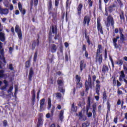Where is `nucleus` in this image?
Returning a JSON list of instances; mask_svg holds the SVG:
<instances>
[{"mask_svg":"<svg viewBox=\"0 0 127 127\" xmlns=\"http://www.w3.org/2000/svg\"><path fill=\"white\" fill-rule=\"evenodd\" d=\"M91 108V97H88L87 98V105L86 106V112H89Z\"/></svg>","mask_w":127,"mask_h":127,"instance_id":"5701e85b","label":"nucleus"},{"mask_svg":"<svg viewBox=\"0 0 127 127\" xmlns=\"http://www.w3.org/2000/svg\"><path fill=\"white\" fill-rule=\"evenodd\" d=\"M96 86H95V91L97 95H100V91L101 90V81L97 79L96 80Z\"/></svg>","mask_w":127,"mask_h":127,"instance_id":"0eeeda50","label":"nucleus"},{"mask_svg":"<svg viewBox=\"0 0 127 127\" xmlns=\"http://www.w3.org/2000/svg\"><path fill=\"white\" fill-rule=\"evenodd\" d=\"M56 96L57 98H58L59 99H61V98H62V94L59 92L56 93Z\"/></svg>","mask_w":127,"mask_h":127,"instance_id":"c03bdc74","label":"nucleus"},{"mask_svg":"<svg viewBox=\"0 0 127 127\" xmlns=\"http://www.w3.org/2000/svg\"><path fill=\"white\" fill-rule=\"evenodd\" d=\"M117 93L118 95H123V91L122 90H120V89H118Z\"/></svg>","mask_w":127,"mask_h":127,"instance_id":"0e129e2a","label":"nucleus"},{"mask_svg":"<svg viewBox=\"0 0 127 127\" xmlns=\"http://www.w3.org/2000/svg\"><path fill=\"white\" fill-rule=\"evenodd\" d=\"M94 98L96 101H97V102L99 101V100H100V92H99V95H97V96H95Z\"/></svg>","mask_w":127,"mask_h":127,"instance_id":"864d4df0","label":"nucleus"},{"mask_svg":"<svg viewBox=\"0 0 127 127\" xmlns=\"http://www.w3.org/2000/svg\"><path fill=\"white\" fill-rule=\"evenodd\" d=\"M120 17L121 20H126V18L125 17V13L124 11H121V13H120Z\"/></svg>","mask_w":127,"mask_h":127,"instance_id":"2f4dec72","label":"nucleus"},{"mask_svg":"<svg viewBox=\"0 0 127 127\" xmlns=\"http://www.w3.org/2000/svg\"><path fill=\"white\" fill-rule=\"evenodd\" d=\"M97 31L98 32H100L101 34H104V31L103 30V26L101 24V19L97 18Z\"/></svg>","mask_w":127,"mask_h":127,"instance_id":"39448f33","label":"nucleus"},{"mask_svg":"<svg viewBox=\"0 0 127 127\" xmlns=\"http://www.w3.org/2000/svg\"><path fill=\"white\" fill-rule=\"evenodd\" d=\"M83 106H84V102L80 101L78 103V107L80 108H83Z\"/></svg>","mask_w":127,"mask_h":127,"instance_id":"603ef678","label":"nucleus"},{"mask_svg":"<svg viewBox=\"0 0 127 127\" xmlns=\"http://www.w3.org/2000/svg\"><path fill=\"white\" fill-rule=\"evenodd\" d=\"M9 69L11 70V71H12V70H13V66H12V64H10L9 65Z\"/></svg>","mask_w":127,"mask_h":127,"instance_id":"680f3d73","label":"nucleus"},{"mask_svg":"<svg viewBox=\"0 0 127 127\" xmlns=\"http://www.w3.org/2000/svg\"><path fill=\"white\" fill-rule=\"evenodd\" d=\"M78 116L79 117V119L81 120L83 118V114H82V111L79 112Z\"/></svg>","mask_w":127,"mask_h":127,"instance_id":"bf43d9fd","label":"nucleus"},{"mask_svg":"<svg viewBox=\"0 0 127 127\" xmlns=\"http://www.w3.org/2000/svg\"><path fill=\"white\" fill-rule=\"evenodd\" d=\"M106 25L107 27H110V26L115 27V21L114 20V17L112 16V15H109L107 17Z\"/></svg>","mask_w":127,"mask_h":127,"instance_id":"7ed1b4c3","label":"nucleus"},{"mask_svg":"<svg viewBox=\"0 0 127 127\" xmlns=\"http://www.w3.org/2000/svg\"><path fill=\"white\" fill-rule=\"evenodd\" d=\"M87 67V64L86 63H85V61L81 60L80 62L79 63V68L80 70V72H82L84 69H86V67Z\"/></svg>","mask_w":127,"mask_h":127,"instance_id":"9b49d317","label":"nucleus"},{"mask_svg":"<svg viewBox=\"0 0 127 127\" xmlns=\"http://www.w3.org/2000/svg\"><path fill=\"white\" fill-rule=\"evenodd\" d=\"M109 12H113V8L110 6L108 7Z\"/></svg>","mask_w":127,"mask_h":127,"instance_id":"774afa93","label":"nucleus"},{"mask_svg":"<svg viewBox=\"0 0 127 127\" xmlns=\"http://www.w3.org/2000/svg\"><path fill=\"white\" fill-rule=\"evenodd\" d=\"M15 31L17 33L19 39H22V32H21V29L19 28V26L18 25H16L15 27Z\"/></svg>","mask_w":127,"mask_h":127,"instance_id":"423d86ee","label":"nucleus"},{"mask_svg":"<svg viewBox=\"0 0 127 127\" xmlns=\"http://www.w3.org/2000/svg\"><path fill=\"white\" fill-rule=\"evenodd\" d=\"M57 84L58 87H62L64 86V82L62 79H58L57 80Z\"/></svg>","mask_w":127,"mask_h":127,"instance_id":"c756f323","label":"nucleus"},{"mask_svg":"<svg viewBox=\"0 0 127 127\" xmlns=\"http://www.w3.org/2000/svg\"><path fill=\"white\" fill-rule=\"evenodd\" d=\"M33 3H34V6H37L38 5V0H31L30 2V9H32V7L33 6Z\"/></svg>","mask_w":127,"mask_h":127,"instance_id":"aec40b11","label":"nucleus"},{"mask_svg":"<svg viewBox=\"0 0 127 127\" xmlns=\"http://www.w3.org/2000/svg\"><path fill=\"white\" fill-rule=\"evenodd\" d=\"M117 65H119V66H121L124 64V61L123 60H119V61L116 62Z\"/></svg>","mask_w":127,"mask_h":127,"instance_id":"e433bc0d","label":"nucleus"},{"mask_svg":"<svg viewBox=\"0 0 127 127\" xmlns=\"http://www.w3.org/2000/svg\"><path fill=\"white\" fill-rule=\"evenodd\" d=\"M104 57L105 59H107V58H108V53L107 52V49H105Z\"/></svg>","mask_w":127,"mask_h":127,"instance_id":"5fc2aeb1","label":"nucleus"},{"mask_svg":"<svg viewBox=\"0 0 127 127\" xmlns=\"http://www.w3.org/2000/svg\"><path fill=\"white\" fill-rule=\"evenodd\" d=\"M97 111V104L96 103L92 105V114L93 115V118L95 119L96 116L97 115L96 113Z\"/></svg>","mask_w":127,"mask_h":127,"instance_id":"a211bd4d","label":"nucleus"},{"mask_svg":"<svg viewBox=\"0 0 127 127\" xmlns=\"http://www.w3.org/2000/svg\"><path fill=\"white\" fill-rule=\"evenodd\" d=\"M82 50L85 52L87 51V48H86V45H83Z\"/></svg>","mask_w":127,"mask_h":127,"instance_id":"e2e57ef3","label":"nucleus"},{"mask_svg":"<svg viewBox=\"0 0 127 127\" xmlns=\"http://www.w3.org/2000/svg\"><path fill=\"white\" fill-rule=\"evenodd\" d=\"M71 3H72V1H70V0H66V8L70 7V6H71Z\"/></svg>","mask_w":127,"mask_h":127,"instance_id":"c9c22d12","label":"nucleus"},{"mask_svg":"<svg viewBox=\"0 0 127 127\" xmlns=\"http://www.w3.org/2000/svg\"><path fill=\"white\" fill-rule=\"evenodd\" d=\"M77 106H75V103H73L71 105V111H72V112H75V113H76L77 112Z\"/></svg>","mask_w":127,"mask_h":127,"instance_id":"f704fd0d","label":"nucleus"},{"mask_svg":"<svg viewBox=\"0 0 127 127\" xmlns=\"http://www.w3.org/2000/svg\"><path fill=\"white\" fill-rule=\"evenodd\" d=\"M44 104H45V99L43 98L40 101V112L42 111L43 109V106H44Z\"/></svg>","mask_w":127,"mask_h":127,"instance_id":"4be33fe9","label":"nucleus"},{"mask_svg":"<svg viewBox=\"0 0 127 127\" xmlns=\"http://www.w3.org/2000/svg\"><path fill=\"white\" fill-rule=\"evenodd\" d=\"M102 50H103V47L102 45H98V49L96 51V54L95 57L96 62H98L99 65H101L103 63V55L100 54L102 53Z\"/></svg>","mask_w":127,"mask_h":127,"instance_id":"f257e3e1","label":"nucleus"},{"mask_svg":"<svg viewBox=\"0 0 127 127\" xmlns=\"http://www.w3.org/2000/svg\"><path fill=\"white\" fill-rule=\"evenodd\" d=\"M34 75V71H33V68L31 67L29 70V75H28V81L29 82H31L32 81V77Z\"/></svg>","mask_w":127,"mask_h":127,"instance_id":"f8f14e48","label":"nucleus"},{"mask_svg":"<svg viewBox=\"0 0 127 127\" xmlns=\"http://www.w3.org/2000/svg\"><path fill=\"white\" fill-rule=\"evenodd\" d=\"M52 32L53 34H57L58 32V30L57 29V26L55 25L54 26L53 25L52 26Z\"/></svg>","mask_w":127,"mask_h":127,"instance_id":"393cba45","label":"nucleus"},{"mask_svg":"<svg viewBox=\"0 0 127 127\" xmlns=\"http://www.w3.org/2000/svg\"><path fill=\"white\" fill-rule=\"evenodd\" d=\"M37 50L34 53V58H33V61L34 62H36V60L37 59Z\"/></svg>","mask_w":127,"mask_h":127,"instance_id":"79ce46f5","label":"nucleus"},{"mask_svg":"<svg viewBox=\"0 0 127 127\" xmlns=\"http://www.w3.org/2000/svg\"><path fill=\"white\" fill-rule=\"evenodd\" d=\"M87 1V3L88 4V7H92L93 5L94 4V1L93 0H85V1Z\"/></svg>","mask_w":127,"mask_h":127,"instance_id":"473e14b6","label":"nucleus"},{"mask_svg":"<svg viewBox=\"0 0 127 127\" xmlns=\"http://www.w3.org/2000/svg\"><path fill=\"white\" fill-rule=\"evenodd\" d=\"M84 55H85V57H86V59H88V56L89 55V54L88 53V52L87 51H85Z\"/></svg>","mask_w":127,"mask_h":127,"instance_id":"69168bd1","label":"nucleus"},{"mask_svg":"<svg viewBox=\"0 0 127 127\" xmlns=\"http://www.w3.org/2000/svg\"><path fill=\"white\" fill-rule=\"evenodd\" d=\"M43 122H42V118L41 117L39 118L38 120V124H37V127H40V126H42Z\"/></svg>","mask_w":127,"mask_h":127,"instance_id":"7c9ffc66","label":"nucleus"},{"mask_svg":"<svg viewBox=\"0 0 127 127\" xmlns=\"http://www.w3.org/2000/svg\"><path fill=\"white\" fill-rule=\"evenodd\" d=\"M3 127H6V126H7V121L6 120H4L3 121Z\"/></svg>","mask_w":127,"mask_h":127,"instance_id":"13d9d810","label":"nucleus"},{"mask_svg":"<svg viewBox=\"0 0 127 127\" xmlns=\"http://www.w3.org/2000/svg\"><path fill=\"white\" fill-rule=\"evenodd\" d=\"M91 21V18L89 16L86 15L84 16L83 21L82 22L84 26H89L90 25V22Z\"/></svg>","mask_w":127,"mask_h":127,"instance_id":"1a4fd4ad","label":"nucleus"},{"mask_svg":"<svg viewBox=\"0 0 127 127\" xmlns=\"http://www.w3.org/2000/svg\"><path fill=\"white\" fill-rule=\"evenodd\" d=\"M18 7L19 10H20L21 13L23 15H24V14L26 13V10H25V9H22V4H21V3H20V2H19L18 3Z\"/></svg>","mask_w":127,"mask_h":127,"instance_id":"4468645a","label":"nucleus"},{"mask_svg":"<svg viewBox=\"0 0 127 127\" xmlns=\"http://www.w3.org/2000/svg\"><path fill=\"white\" fill-rule=\"evenodd\" d=\"M102 71L104 74H106V72H108V71H109V67L107 66V64L103 65Z\"/></svg>","mask_w":127,"mask_h":127,"instance_id":"a878e982","label":"nucleus"},{"mask_svg":"<svg viewBox=\"0 0 127 127\" xmlns=\"http://www.w3.org/2000/svg\"><path fill=\"white\" fill-rule=\"evenodd\" d=\"M95 86L94 82L92 81V77L91 75H88V80H85V92L89 91V89H93V87Z\"/></svg>","mask_w":127,"mask_h":127,"instance_id":"f03ea898","label":"nucleus"},{"mask_svg":"<svg viewBox=\"0 0 127 127\" xmlns=\"http://www.w3.org/2000/svg\"><path fill=\"white\" fill-rule=\"evenodd\" d=\"M86 115L88 117V118H91L92 116H93V114H92V112H89L86 111Z\"/></svg>","mask_w":127,"mask_h":127,"instance_id":"de8ad7c7","label":"nucleus"},{"mask_svg":"<svg viewBox=\"0 0 127 127\" xmlns=\"http://www.w3.org/2000/svg\"><path fill=\"white\" fill-rule=\"evenodd\" d=\"M84 35L88 45H91V44L93 45V43H92L91 40H90V36L88 35V31L86 29L84 30Z\"/></svg>","mask_w":127,"mask_h":127,"instance_id":"9d476101","label":"nucleus"},{"mask_svg":"<svg viewBox=\"0 0 127 127\" xmlns=\"http://www.w3.org/2000/svg\"><path fill=\"white\" fill-rule=\"evenodd\" d=\"M82 8H83V4L80 3L77 8V15L79 16H81V13H82Z\"/></svg>","mask_w":127,"mask_h":127,"instance_id":"f3484780","label":"nucleus"},{"mask_svg":"<svg viewBox=\"0 0 127 127\" xmlns=\"http://www.w3.org/2000/svg\"><path fill=\"white\" fill-rule=\"evenodd\" d=\"M107 97L108 96H107V91H104L103 92V96L102 97L103 101H106Z\"/></svg>","mask_w":127,"mask_h":127,"instance_id":"58836bf2","label":"nucleus"},{"mask_svg":"<svg viewBox=\"0 0 127 127\" xmlns=\"http://www.w3.org/2000/svg\"><path fill=\"white\" fill-rule=\"evenodd\" d=\"M60 0H55V3L56 7H58V5H59V1Z\"/></svg>","mask_w":127,"mask_h":127,"instance_id":"49530a36","label":"nucleus"},{"mask_svg":"<svg viewBox=\"0 0 127 127\" xmlns=\"http://www.w3.org/2000/svg\"><path fill=\"white\" fill-rule=\"evenodd\" d=\"M59 119L61 122L63 121V119H64V110H61L60 112Z\"/></svg>","mask_w":127,"mask_h":127,"instance_id":"bb28decb","label":"nucleus"},{"mask_svg":"<svg viewBox=\"0 0 127 127\" xmlns=\"http://www.w3.org/2000/svg\"><path fill=\"white\" fill-rule=\"evenodd\" d=\"M48 12L49 14H52V16L53 18H54V15H55V14H54V12H52L51 10L53 9V7H52V0H49V1L48 2Z\"/></svg>","mask_w":127,"mask_h":127,"instance_id":"20e7f679","label":"nucleus"},{"mask_svg":"<svg viewBox=\"0 0 127 127\" xmlns=\"http://www.w3.org/2000/svg\"><path fill=\"white\" fill-rule=\"evenodd\" d=\"M5 40V37L4 36V33L0 32V41L4 42Z\"/></svg>","mask_w":127,"mask_h":127,"instance_id":"c85d7f7f","label":"nucleus"},{"mask_svg":"<svg viewBox=\"0 0 127 127\" xmlns=\"http://www.w3.org/2000/svg\"><path fill=\"white\" fill-rule=\"evenodd\" d=\"M96 76L95 75H94L92 76V80H93V82L94 83V82L96 81Z\"/></svg>","mask_w":127,"mask_h":127,"instance_id":"338daca9","label":"nucleus"},{"mask_svg":"<svg viewBox=\"0 0 127 127\" xmlns=\"http://www.w3.org/2000/svg\"><path fill=\"white\" fill-rule=\"evenodd\" d=\"M54 111H55V107L53 106L51 110V115L53 116V114L54 113Z\"/></svg>","mask_w":127,"mask_h":127,"instance_id":"09e8293b","label":"nucleus"},{"mask_svg":"<svg viewBox=\"0 0 127 127\" xmlns=\"http://www.w3.org/2000/svg\"><path fill=\"white\" fill-rule=\"evenodd\" d=\"M32 57L31 56L29 58V59L26 61L25 63V67L26 69H28V68H29L31 65V63H30L31 62V59H32Z\"/></svg>","mask_w":127,"mask_h":127,"instance_id":"412c9836","label":"nucleus"},{"mask_svg":"<svg viewBox=\"0 0 127 127\" xmlns=\"http://www.w3.org/2000/svg\"><path fill=\"white\" fill-rule=\"evenodd\" d=\"M107 110L108 111H110L111 110V104H110V102H109V101L107 102Z\"/></svg>","mask_w":127,"mask_h":127,"instance_id":"a18cd8bd","label":"nucleus"},{"mask_svg":"<svg viewBox=\"0 0 127 127\" xmlns=\"http://www.w3.org/2000/svg\"><path fill=\"white\" fill-rule=\"evenodd\" d=\"M31 101L32 102V105L34 106V104H35V90H33V94L32 96Z\"/></svg>","mask_w":127,"mask_h":127,"instance_id":"cd10ccee","label":"nucleus"},{"mask_svg":"<svg viewBox=\"0 0 127 127\" xmlns=\"http://www.w3.org/2000/svg\"><path fill=\"white\" fill-rule=\"evenodd\" d=\"M8 12H9L8 9L1 8L0 7V13H1V14H4L5 15H6V14H8Z\"/></svg>","mask_w":127,"mask_h":127,"instance_id":"6ab92c4d","label":"nucleus"},{"mask_svg":"<svg viewBox=\"0 0 127 127\" xmlns=\"http://www.w3.org/2000/svg\"><path fill=\"white\" fill-rule=\"evenodd\" d=\"M90 126V123L88 122H85L82 124V127H88Z\"/></svg>","mask_w":127,"mask_h":127,"instance_id":"ea45409f","label":"nucleus"},{"mask_svg":"<svg viewBox=\"0 0 127 127\" xmlns=\"http://www.w3.org/2000/svg\"><path fill=\"white\" fill-rule=\"evenodd\" d=\"M58 90L59 92H61V93H63V94L65 93V89H64L63 87H61V86H58Z\"/></svg>","mask_w":127,"mask_h":127,"instance_id":"a19ab883","label":"nucleus"},{"mask_svg":"<svg viewBox=\"0 0 127 127\" xmlns=\"http://www.w3.org/2000/svg\"><path fill=\"white\" fill-rule=\"evenodd\" d=\"M113 84L114 87L117 86V87H121L122 86V83L120 82L118 80L116 79V77H114L113 80Z\"/></svg>","mask_w":127,"mask_h":127,"instance_id":"2eb2a0df","label":"nucleus"},{"mask_svg":"<svg viewBox=\"0 0 127 127\" xmlns=\"http://www.w3.org/2000/svg\"><path fill=\"white\" fill-rule=\"evenodd\" d=\"M117 1L118 2L119 5H120V6H123V5H124V4L123 3V2H122V0H117Z\"/></svg>","mask_w":127,"mask_h":127,"instance_id":"6e6d98bb","label":"nucleus"},{"mask_svg":"<svg viewBox=\"0 0 127 127\" xmlns=\"http://www.w3.org/2000/svg\"><path fill=\"white\" fill-rule=\"evenodd\" d=\"M0 60H2L4 63V64H6V61H5V58H4V56H2L1 58H0Z\"/></svg>","mask_w":127,"mask_h":127,"instance_id":"3c124183","label":"nucleus"},{"mask_svg":"<svg viewBox=\"0 0 127 127\" xmlns=\"http://www.w3.org/2000/svg\"><path fill=\"white\" fill-rule=\"evenodd\" d=\"M50 49H51V51L52 53H55V52L57 51V47L55 44L51 45L50 47Z\"/></svg>","mask_w":127,"mask_h":127,"instance_id":"b1692460","label":"nucleus"},{"mask_svg":"<svg viewBox=\"0 0 127 127\" xmlns=\"http://www.w3.org/2000/svg\"><path fill=\"white\" fill-rule=\"evenodd\" d=\"M120 40H121L122 42H124V41H125V35H124V34H121L120 35Z\"/></svg>","mask_w":127,"mask_h":127,"instance_id":"37998d69","label":"nucleus"},{"mask_svg":"<svg viewBox=\"0 0 127 127\" xmlns=\"http://www.w3.org/2000/svg\"><path fill=\"white\" fill-rule=\"evenodd\" d=\"M12 90H13V87L10 86L9 87V89L8 90V92L10 93V92H12Z\"/></svg>","mask_w":127,"mask_h":127,"instance_id":"052dcab7","label":"nucleus"},{"mask_svg":"<svg viewBox=\"0 0 127 127\" xmlns=\"http://www.w3.org/2000/svg\"><path fill=\"white\" fill-rule=\"evenodd\" d=\"M119 38H120L119 36H117L116 38H113L112 39L113 44L114 45V47L116 49H118V48H119V46L118 45V44H117V42H118V39H119Z\"/></svg>","mask_w":127,"mask_h":127,"instance_id":"dca6fc26","label":"nucleus"},{"mask_svg":"<svg viewBox=\"0 0 127 127\" xmlns=\"http://www.w3.org/2000/svg\"><path fill=\"white\" fill-rule=\"evenodd\" d=\"M110 59L113 68H115V64H114V60H113V59H112V57H111V56H110Z\"/></svg>","mask_w":127,"mask_h":127,"instance_id":"8fccbe9b","label":"nucleus"},{"mask_svg":"<svg viewBox=\"0 0 127 127\" xmlns=\"http://www.w3.org/2000/svg\"><path fill=\"white\" fill-rule=\"evenodd\" d=\"M36 46H39V38L37 39L36 40H34L32 44V49L34 50Z\"/></svg>","mask_w":127,"mask_h":127,"instance_id":"ddd939ff","label":"nucleus"},{"mask_svg":"<svg viewBox=\"0 0 127 127\" xmlns=\"http://www.w3.org/2000/svg\"><path fill=\"white\" fill-rule=\"evenodd\" d=\"M11 32H12L13 35H15V32H14V28L13 27H12L11 28Z\"/></svg>","mask_w":127,"mask_h":127,"instance_id":"4d7b16f0","label":"nucleus"},{"mask_svg":"<svg viewBox=\"0 0 127 127\" xmlns=\"http://www.w3.org/2000/svg\"><path fill=\"white\" fill-rule=\"evenodd\" d=\"M75 79L76 80V87L77 88H82L83 87V83L81 82V76H79L78 74L75 75Z\"/></svg>","mask_w":127,"mask_h":127,"instance_id":"6e6552de","label":"nucleus"},{"mask_svg":"<svg viewBox=\"0 0 127 127\" xmlns=\"http://www.w3.org/2000/svg\"><path fill=\"white\" fill-rule=\"evenodd\" d=\"M4 70L1 69L0 70V78H5V76H6V74H4Z\"/></svg>","mask_w":127,"mask_h":127,"instance_id":"72a5a7b5","label":"nucleus"},{"mask_svg":"<svg viewBox=\"0 0 127 127\" xmlns=\"http://www.w3.org/2000/svg\"><path fill=\"white\" fill-rule=\"evenodd\" d=\"M50 109H51V99L49 98L48 102V110H50Z\"/></svg>","mask_w":127,"mask_h":127,"instance_id":"4c0bfd02","label":"nucleus"}]
</instances>
